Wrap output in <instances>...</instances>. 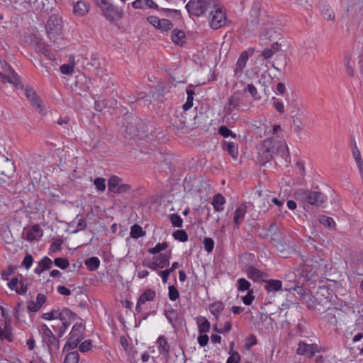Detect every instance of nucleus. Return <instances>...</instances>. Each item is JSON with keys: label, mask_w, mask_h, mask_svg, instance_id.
<instances>
[{"label": "nucleus", "mask_w": 363, "mask_h": 363, "mask_svg": "<svg viewBox=\"0 0 363 363\" xmlns=\"http://www.w3.org/2000/svg\"><path fill=\"white\" fill-rule=\"evenodd\" d=\"M103 16L110 22L121 20L124 16L122 8L111 3L108 0H96Z\"/></svg>", "instance_id": "obj_1"}, {"label": "nucleus", "mask_w": 363, "mask_h": 363, "mask_svg": "<svg viewBox=\"0 0 363 363\" xmlns=\"http://www.w3.org/2000/svg\"><path fill=\"white\" fill-rule=\"evenodd\" d=\"M77 318V315L76 313L69 308H65L60 311L58 320L55 324L52 325V327L60 337L64 335L67 328L76 320Z\"/></svg>", "instance_id": "obj_2"}, {"label": "nucleus", "mask_w": 363, "mask_h": 363, "mask_svg": "<svg viewBox=\"0 0 363 363\" xmlns=\"http://www.w3.org/2000/svg\"><path fill=\"white\" fill-rule=\"evenodd\" d=\"M295 198L297 200L306 201L316 207L323 206L326 202V197L320 191H306L298 189L295 192Z\"/></svg>", "instance_id": "obj_3"}, {"label": "nucleus", "mask_w": 363, "mask_h": 363, "mask_svg": "<svg viewBox=\"0 0 363 363\" xmlns=\"http://www.w3.org/2000/svg\"><path fill=\"white\" fill-rule=\"evenodd\" d=\"M62 19L56 14L51 15L45 26L47 35L50 40L56 42L62 34Z\"/></svg>", "instance_id": "obj_4"}, {"label": "nucleus", "mask_w": 363, "mask_h": 363, "mask_svg": "<svg viewBox=\"0 0 363 363\" xmlns=\"http://www.w3.org/2000/svg\"><path fill=\"white\" fill-rule=\"evenodd\" d=\"M211 8V0H190L186 9L190 16H201Z\"/></svg>", "instance_id": "obj_5"}, {"label": "nucleus", "mask_w": 363, "mask_h": 363, "mask_svg": "<svg viewBox=\"0 0 363 363\" xmlns=\"http://www.w3.org/2000/svg\"><path fill=\"white\" fill-rule=\"evenodd\" d=\"M82 324L77 323H75L72 331L69 333V337L64 347V350H69L74 349L78 345L79 342L83 339V333L82 331Z\"/></svg>", "instance_id": "obj_6"}, {"label": "nucleus", "mask_w": 363, "mask_h": 363, "mask_svg": "<svg viewBox=\"0 0 363 363\" xmlns=\"http://www.w3.org/2000/svg\"><path fill=\"white\" fill-rule=\"evenodd\" d=\"M208 21L211 28L218 29L225 25L226 17L220 8L213 6L211 10Z\"/></svg>", "instance_id": "obj_7"}, {"label": "nucleus", "mask_w": 363, "mask_h": 363, "mask_svg": "<svg viewBox=\"0 0 363 363\" xmlns=\"http://www.w3.org/2000/svg\"><path fill=\"white\" fill-rule=\"evenodd\" d=\"M0 63L4 72V73L0 72V77L2 78L3 82H7L15 86L20 84L21 82L19 77L12 67L5 61L0 62Z\"/></svg>", "instance_id": "obj_8"}, {"label": "nucleus", "mask_w": 363, "mask_h": 363, "mask_svg": "<svg viewBox=\"0 0 363 363\" xmlns=\"http://www.w3.org/2000/svg\"><path fill=\"white\" fill-rule=\"evenodd\" d=\"M320 347L317 344H307L304 342H300L296 350L298 354L303 355L307 357H313L315 353L320 352Z\"/></svg>", "instance_id": "obj_9"}, {"label": "nucleus", "mask_w": 363, "mask_h": 363, "mask_svg": "<svg viewBox=\"0 0 363 363\" xmlns=\"http://www.w3.org/2000/svg\"><path fill=\"white\" fill-rule=\"evenodd\" d=\"M147 20L152 26L162 32L168 31L173 28V23L169 19H160L157 16H150L147 17Z\"/></svg>", "instance_id": "obj_10"}, {"label": "nucleus", "mask_w": 363, "mask_h": 363, "mask_svg": "<svg viewBox=\"0 0 363 363\" xmlns=\"http://www.w3.org/2000/svg\"><path fill=\"white\" fill-rule=\"evenodd\" d=\"M15 171L16 166L14 162L9 158H5V160L0 163V174L6 177V178L9 179L13 178Z\"/></svg>", "instance_id": "obj_11"}, {"label": "nucleus", "mask_w": 363, "mask_h": 363, "mask_svg": "<svg viewBox=\"0 0 363 363\" xmlns=\"http://www.w3.org/2000/svg\"><path fill=\"white\" fill-rule=\"evenodd\" d=\"M170 255L160 254L158 257H154L152 262L147 264V267L152 270L162 269L169 264Z\"/></svg>", "instance_id": "obj_12"}, {"label": "nucleus", "mask_w": 363, "mask_h": 363, "mask_svg": "<svg viewBox=\"0 0 363 363\" xmlns=\"http://www.w3.org/2000/svg\"><path fill=\"white\" fill-rule=\"evenodd\" d=\"M241 98V92L237 91L228 99V104L225 107V111L227 114H231L234 110L239 109Z\"/></svg>", "instance_id": "obj_13"}, {"label": "nucleus", "mask_w": 363, "mask_h": 363, "mask_svg": "<svg viewBox=\"0 0 363 363\" xmlns=\"http://www.w3.org/2000/svg\"><path fill=\"white\" fill-rule=\"evenodd\" d=\"M156 296V293L154 290L148 289L145 290L141 295L140 296L139 298L138 299L135 310L138 313L141 312L142 311V306L145 304L147 301H154L155 298Z\"/></svg>", "instance_id": "obj_14"}, {"label": "nucleus", "mask_w": 363, "mask_h": 363, "mask_svg": "<svg viewBox=\"0 0 363 363\" xmlns=\"http://www.w3.org/2000/svg\"><path fill=\"white\" fill-rule=\"evenodd\" d=\"M247 213V206L245 203L239 205L233 216V225L235 229H238L241 223L244 221Z\"/></svg>", "instance_id": "obj_15"}, {"label": "nucleus", "mask_w": 363, "mask_h": 363, "mask_svg": "<svg viewBox=\"0 0 363 363\" xmlns=\"http://www.w3.org/2000/svg\"><path fill=\"white\" fill-rule=\"evenodd\" d=\"M262 147L263 150L261 155L262 162L266 163L272 158L273 154L275 153L273 149L272 140L270 139L265 140L263 142Z\"/></svg>", "instance_id": "obj_16"}, {"label": "nucleus", "mask_w": 363, "mask_h": 363, "mask_svg": "<svg viewBox=\"0 0 363 363\" xmlns=\"http://www.w3.org/2000/svg\"><path fill=\"white\" fill-rule=\"evenodd\" d=\"M248 58H249V52L248 51H243L238 61H237V63H236V66H235V68L234 69V73H235V75L239 78L241 77L242 75V70L246 66V63L248 60Z\"/></svg>", "instance_id": "obj_17"}, {"label": "nucleus", "mask_w": 363, "mask_h": 363, "mask_svg": "<svg viewBox=\"0 0 363 363\" xmlns=\"http://www.w3.org/2000/svg\"><path fill=\"white\" fill-rule=\"evenodd\" d=\"M43 235V231L38 225H33L26 230V239L30 242L38 240Z\"/></svg>", "instance_id": "obj_18"}, {"label": "nucleus", "mask_w": 363, "mask_h": 363, "mask_svg": "<svg viewBox=\"0 0 363 363\" xmlns=\"http://www.w3.org/2000/svg\"><path fill=\"white\" fill-rule=\"evenodd\" d=\"M40 332L42 333L43 338L50 344L58 347L59 342L53 335L51 330L45 324L40 326Z\"/></svg>", "instance_id": "obj_19"}, {"label": "nucleus", "mask_w": 363, "mask_h": 363, "mask_svg": "<svg viewBox=\"0 0 363 363\" xmlns=\"http://www.w3.org/2000/svg\"><path fill=\"white\" fill-rule=\"evenodd\" d=\"M37 12L47 11L49 9L50 0H26Z\"/></svg>", "instance_id": "obj_20"}, {"label": "nucleus", "mask_w": 363, "mask_h": 363, "mask_svg": "<svg viewBox=\"0 0 363 363\" xmlns=\"http://www.w3.org/2000/svg\"><path fill=\"white\" fill-rule=\"evenodd\" d=\"M347 11L351 14L359 16L363 12V1L362 0H350L348 4Z\"/></svg>", "instance_id": "obj_21"}, {"label": "nucleus", "mask_w": 363, "mask_h": 363, "mask_svg": "<svg viewBox=\"0 0 363 363\" xmlns=\"http://www.w3.org/2000/svg\"><path fill=\"white\" fill-rule=\"evenodd\" d=\"M246 273L247 274L248 278L254 280L255 281L263 279L264 277H267L266 273L260 271L259 269L252 266H250L246 269Z\"/></svg>", "instance_id": "obj_22"}, {"label": "nucleus", "mask_w": 363, "mask_h": 363, "mask_svg": "<svg viewBox=\"0 0 363 363\" xmlns=\"http://www.w3.org/2000/svg\"><path fill=\"white\" fill-rule=\"evenodd\" d=\"M274 151L283 158H286L289 156V150L286 143L283 141H278L273 145Z\"/></svg>", "instance_id": "obj_23"}, {"label": "nucleus", "mask_w": 363, "mask_h": 363, "mask_svg": "<svg viewBox=\"0 0 363 363\" xmlns=\"http://www.w3.org/2000/svg\"><path fill=\"white\" fill-rule=\"evenodd\" d=\"M134 9H144L145 6L150 9H158V6L153 0H135L131 4Z\"/></svg>", "instance_id": "obj_24"}, {"label": "nucleus", "mask_w": 363, "mask_h": 363, "mask_svg": "<svg viewBox=\"0 0 363 363\" xmlns=\"http://www.w3.org/2000/svg\"><path fill=\"white\" fill-rule=\"evenodd\" d=\"M225 203L224 196L220 194H216L213 196L211 204L216 211L220 212L223 210V205Z\"/></svg>", "instance_id": "obj_25"}, {"label": "nucleus", "mask_w": 363, "mask_h": 363, "mask_svg": "<svg viewBox=\"0 0 363 363\" xmlns=\"http://www.w3.org/2000/svg\"><path fill=\"white\" fill-rule=\"evenodd\" d=\"M24 91H25V95L30 100V101L32 103V104L37 108H40V99L37 96L35 91L32 88L27 87L25 89Z\"/></svg>", "instance_id": "obj_26"}, {"label": "nucleus", "mask_w": 363, "mask_h": 363, "mask_svg": "<svg viewBox=\"0 0 363 363\" xmlns=\"http://www.w3.org/2000/svg\"><path fill=\"white\" fill-rule=\"evenodd\" d=\"M89 10V6L84 1H78L73 8V12L75 15L83 16L86 15Z\"/></svg>", "instance_id": "obj_27"}, {"label": "nucleus", "mask_w": 363, "mask_h": 363, "mask_svg": "<svg viewBox=\"0 0 363 363\" xmlns=\"http://www.w3.org/2000/svg\"><path fill=\"white\" fill-rule=\"evenodd\" d=\"M282 283L280 280L269 279L266 281L265 290L270 292H276L281 289Z\"/></svg>", "instance_id": "obj_28"}, {"label": "nucleus", "mask_w": 363, "mask_h": 363, "mask_svg": "<svg viewBox=\"0 0 363 363\" xmlns=\"http://www.w3.org/2000/svg\"><path fill=\"white\" fill-rule=\"evenodd\" d=\"M171 37L173 43L178 45H183L185 43V33L181 30H173Z\"/></svg>", "instance_id": "obj_29"}, {"label": "nucleus", "mask_w": 363, "mask_h": 363, "mask_svg": "<svg viewBox=\"0 0 363 363\" xmlns=\"http://www.w3.org/2000/svg\"><path fill=\"white\" fill-rule=\"evenodd\" d=\"M223 149L226 150L232 157L236 158L238 157V147L235 145L233 142L224 141L223 143Z\"/></svg>", "instance_id": "obj_30"}, {"label": "nucleus", "mask_w": 363, "mask_h": 363, "mask_svg": "<svg viewBox=\"0 0 363 363\" xmlns=\"http://www.w3.org/2000/svg\"><path fill=\"white\" fill-rule=\"evenodd\" d=\"M159 352L163 354H168L169 352V346L164 336L161 335L157 340Z\"/></svg>", "instance_id": "obj_31"}, {"label": "nucleus", "mask_w": 363, "mask_h": 363, "mask_svg": "<svg viewBox=\"0 0 363 363\" xmlns=\"http://www.w3.org/2000/svg\"><path fill=\"white\" fill-rule=\"evenodd\" d=\"M224 305L223 303L217 301L209 306L211 313L218 319L219 314L223 311Z\"/></svg>", "instance_id": "obj_32"}, {"label": "nucleus", "mask_w": 363, "mask_h": 363, "mask_svg": "<svg viewBox=\"0 0 363 363\" xmlns=\"http://www.w3.org/2000/svg\"><path fill=\"white\" fill-rule=\"evenodd\" d=\"M199 332L200 334L209 331L211 325L209 321L204 317L201 318L198 322Z\"/></svg>", "instance_id": "obj_33"}, {"label": "nucleus", "mask_w": 363, "mask_h": 363, "mask_svg": "<svg viewBox=\"0 0 363 363\" xmlns=\"http://www.w3.org/2000/svg\"><path fill=\"white\" fill-rule=\"evenodd\" d=\"M130 237L134 239H138L141 238L145 235V233L143 231L142 227L138 224L133 225L130 228Z\"/></svg>", "instance_id": "obj_34"}, {"label": "nucleus", "mask_w": 363, "mask_h": 363, "mask_svg": "<svg viewBox=\"0 0 363 363\" xmlns=\"http://www.w3.org/2000/svg\"><path fill=\"white\" fill-rule=\"evenodd\" d=\"M72 223L76 224V229L72 232V233H77L79 231L83 230L86 227V219L83 218H79V216L76 217Z\"/></svg>", "instance_id": "obj_35"}, {"label": "nucleus", "mask_w": 363, "mask_h": 363, "mask_svg": "<svg viewBox=\"0 0 363 363\" xmlns=\"http://www.w3.org/2000/svg\"><path fill=\"white\" fill-rule=\"evenodd\" d=\"M99 264L100 260L96 257H89L85 261V265L91 271L96 269L99 267Z\"/></svg>", "instance_id": "obj_36"}, {"label": "nucleus", "mask_w": 363, "mask_h": 363, "mask_svg": "<svg viewBox=\"0 0 363 363\" xmlns=\"http://www.w3.org/2000/svg\"><path fill=\"white\" fill-rule=\"evenodd\" d=\"M6 340L9 342L13 341L12 330L6 329L0 325V340Z\"/></svg>", "instance_id": "obj_37"}, {"label": "nucleus", "mask_w": 363, "mask_h": 363, "mask_svg": "<svg viewBox=\"0 0 363 363\" xmlns=\"http://www.w3.org/2000/svg\"><path fill=\"white\" fill-rule=\"evenodd\" d=\"M121 179L116 176H112L108 182V189L111 192H114L116 189L120 185Z\"/></svg>", "instance_id": "obj_38"}, {"label": "nucleus", "mask_w": 363, "mask_h": 363, "mask_svg": "<svg viewBox=\"0 0 363 363\" xmlns=\"http://www.w3.org/2000/svg\"><path fill=\"white\" fill-rule=\"evenodd\" d=\"M238 290L240 291H245L252 290L250 289L251 284L244 278H240L238 280Z\"/></svg>", "instance_id": "obj_39"}, {"label": "nucleus", "mask_w": 363, "mask_h": 363, "mask_svg": "<svg viewBox=\"0 0 363 363\" xmlns=\"http://www.w3.org/2000/svg\"><path fill=\"white\" fill-rule=\"evenodd\" d=\"M0 313L1 316L4 318V323L2 327L6 328V329L12 330L11 322L6 308H4V307H1Z\"/></svg>", "instance_id": "obj_40"}, {"label": "nucleus", "mask_w": 363, "mask_h": 363, "mask_svg": "<svg viewBox=\"0 0 363 363\" xmlns=\"http://www.w3.org/2000/svg\"><path fill=\"white\" fill-rule=\"evenodd\" d=\"M79 359V353L77 351L70 352L65 359V363H78Z\"/></svg>", "instance_id": "obj_41"}, {"label": "nucleus", "mask_w": 363, "mask_h": 363, "mask_svg": "<svg viewBox=\"0 0 363 363\" xmlns=\"http://www.w3.org/2000/svg\"><path fill=\"white\" fill-rule=\"evenodd\" d=\"M345 63L347 67V72L348 75L350 77H353L354 76L353 67L354 65V62L351 60V57L350 55L345 56Z\"/></svg>", "instance_id": "obj_42"}, {"label": "nucleus", "mask_w": 363, "mask_h": 363, "mask_svg": "<svg viewBox=\"0 0 363 363\" xmlns=\"http://www.w3.org/2000/svg\"><path fill=\"white\" fill-rule=\"evenodd\" d=\"M321 13H322L323 18L328 21L334 19V17H335L334 12L330 9V7L328 6H324L321 9Z\"/></svg>", "instance_id": "obj_43"}, {"label": "nucleus", "mask_w": 363, "mask_h": 363, "mask_svg": "<svg viewBox=\"0 0 363 363\" xmlns=\"http://www.w3.org/2000/svg\"><path fill=\"white\" fill-rule=\"evenodd\" d=\"M60 311L58 310H52V311L49 313H44L43 315V318L45 320H53V324L55 323V322L58 320V317L60 315Z\"/></svg>", "instance_id": "obj_44"}, {"label": "nucleus", "mask_w": 363, "mask_h": 363, "mask_svg": "<svg viewBox=\"0 0 363 363\" xmlns=\"http://www.w3.org/2000/svg\"><path fill=\"white\" fill-rule=\"evenodd\" d=\"M306 262V265L311 266L313 269H317L323 264V259L318 257L307 259Z\"/></svg>", "instance_id": "obj_45"}, {"label": "nucleus", "mask_w": 363, "mask_h": 363, "mask_svg": "<svg viewBox=\"0 0 363 363\" xmlns=\"http://www.w3.org/2000/svg\"><path fill=\"white\" fill-rule=\"evenodd\" d=\"M229 357L228 358L226 363H240V355L237 351H229Z\"/></svg>", "instance_id": "obj_46"}, {"label": "nucleus", "mask_w": 363, "mask_h": 363, "mask_svg": "<svg viewBox=\"0 0 363 363\" xmlns=\"http://www.w3.org/2000/svg\"><path fill=\"white\" fill-rule=\"evenodd\" d=\"M173 237L175 240L181 242H186L188 240V235L184 230H177L173 233Z\"/></svg>", "instance_id": "obj_47"}, {"label": "nucleus", "mask_w": 363, "mask_h": 363, "mask_svg": "<svg viewBox=\"0 0 363 363\" xmlns=\"http://www.w3.org/2000/svg\"><path fill=\"white\" fill-rule=\"evenodd\" d=\"M167 247V242H159L154 247L148 249V252L152 255H155L165 250Z\"/></svg>", "instance_id": "obj_48"}, {"label": "nucleus", "mask_w": 363, "mask_h": 363, "mask_svg": "<svg viewBox=\"0 0 363 363\" xmlns=\"http://www.w3.org/2000/svg\"><path fill=\"white\" fill-rule=\"evenodd\" d=\"M245 91L249 92L254 100H259L260 96L258 95L257 88L253 84H248L244 89Z\"/></svg>", "instance_id": "obj_49"}, {"label": "nucleus", "mask_w": 363, "mask_h": 363, "mask_svg": "<svg viewBox=\"0 0 363 363\" xmlns=\"http://www.w3.org/2000/svg\"><path fill=\"white\" fill-rule=\"evenodd\" d=\"M55 264L62 269H65L69 265V261L66 258L57 257L54 259Z\"/></svg>", "instance_id": "obj_50"}, {"label": "nucleus", "mask_w": 363, "mask_h": 363, "mask_svg": "<svg viewBox=\"0 0 363 363\" xmlns=\"http://www.w3.org/2000/svg\"><path fill=\"white\" fill-rule=\"evenodd\" d=\"M170 220L172 224L175 227L181 228L182 226L183 220L177 213H173L170 216Z\"/></svg>", "instance_id": "obj_51"}, {"label": "nucleus", "mask_w": 363, "mask_h": 363, "mask_svg": "<svg viewBox=\"0 0 363 363\" xmlns=\"http://www.w3.org/2000/svg\"><path fill=\"white\" fill-rule=\"evenodd\" d=\"M204 249L208 252H211L214 248V241L211 238H205L203 240Z\"/></svg>", "instance_id": "obj_52"}, {"label": "nucleus", "mask_w": 363, "mask_h": 363, "mask_svg": "<svg viewBox=\"0 0 363 363\" xmlns=\"http://www.w3.org/2000/svg\"><path fill=\"white\" fill-rule=\"evenodd\" d=\"M255 299V296L253 295V290H249L247 294L242 297V302L246 306H250L252 303Z\"/></svg>", "instance_id": "obj_53"}, {"label": "nucleus", "mask_w": 363, "mask_h": 363, "mask_svg": "<svg viewBox=\"0 0 363 363\" xmlns=\"http://www.w3.org/2000/svg\"><path fill=\"white\" fill-rule=\"evenodd\" d=\"M218 133L224 138H227L228 136H231L233 138L236 137V135L225 125H222L219 128Z\"/></svg>", "instance_id": "obj_54"}, {"label": "nucleus", "mask_w": 363, "mask_h": 363, "mask_svg": "<svg viewBox=\"0 0 363 363\" xmlns=\"http://www.w3.org/2000/svg\"><path fill=\"white\" fill-rule=\"evenodd\" d=\"M105 182V179L102 177H97L95 179L94 184L99 191H104L106 189Z\"/></svg>", "instance_id": "obj_55"}, {"label": "nucleus", "mask_w": 363, "mask_h": 363, "mask_svg": "<svg viewBox=\"0 0 363 363\" xmlns=\"http://www.w3.org/2000/svg\"><path fill=\"white\" fill-rule=\"evenodd\" d=\"M319 221L320 223H322L325 226H328L329 228H330L335 225V222H334L333 219L330 217H328L325 216H320L319 217Z\"/></svg>", "instance_id": "obj_56"}, {"label": "nucleus", "mask_w": 363, "mask_h": 363, "mask_svg": "<svg viewBox=\"0 0 363 363\" xmlns=\"http://www.w3.org/2000/svg\"><path fill=\"white\" fill-rule=\"evenodd\" d=\"M169 298L171 301H175L179 296V294L177 288L174 285H171L168 288Z\"/></svg>", "instance_id": "obj_57"}, {"label": "nucleus", "mask_w": 363, "mask_h": 363, "mask_svg": "<svg viewBox=\"0 0 363 363\" xmlns=\"http://www.w3.org/2000/svg\"><path fill=\"white\" fill-rule=\"evenodd\" d=\"M63 243L62 240L57 239L52 242L50 247V251L52 252H56L61 249V246Z\"/></svg>", "instance_id": "obj_58"}, {"label": "nucleus", "mask_w": 363, "mask_h": 363, "mask_svg": "<svg viewBox=\"0 0 363 363\" xmlns=\"http://www.w3.org/2000/svg\"><path fill=\"white\" fill-rule=\"evenodd\" d=\"M38 263L39 265H40L42 268L44 269V271L45 269H50L52 264V260L48 257H43Z\"/></svg>", "instance_id": "obj_59"}, {"label": "nucleus", "mask_w": 363, "mask_h": 363, "mask_svg": "<svg viewBox=\"0 0 363 363\" xmlns=\"http://www.w3.org/2000/svg\"><path fill=\"white\" fill-rule=\"evenodd\" d=\"M273 106L279 113H284V106L281 101H278L275 97L272 98Z\"/></svg>", "instance_id": "obj_60"}, {"label": "nucleus", "mask_w": 363, "mask_h": 363, "mask_svg": "<svg viewBox=\"0 0 363 363\" xmlns=\"http://www.w3.org/2000/svg\"><path fill=\"white\" fill-rule=\"evenodd\" d=\"M91 347V341L90 340H87L82 342L79 345V350L82 352H85L89 350Z\"/></svg>", "instance_id": "obj_61"}, {"label": "nucleus", "mask_w": 363, "mask_h": 363, "mask_svg": "<svg viewBox=\"0 0 363 363\" xmlns=\"http://www.w3.org/2000/svg\"><path fill=\"white\" fill-rule=\"evenodd\" d=\"M197 340L201 347H204L208 344L209 337L206 334L201 333L198 337Z\"/></svg>", "instance_id": "obj_62"}, {"label": "nucleus", "mask_w": 363, "mask_h": 363, "mask_svg": "<svg viewBox=\"0 0 363 363\" xmlns=\"http://www.w3.org/2000/svg\"><path fill=\"white\" fill-rule=\"evenodd\" d=\"M33 262V257L30 255L28 254L23 259V264L26 269H28L31 267Z\"/></svg>", "instance_id": "obj_63"}, {"label": "nucleus", "mask_w": 363, "mask_h": 363, "mask_svg": "<svg viewBox=\"0 0 363 363\" xmlns=\"http://www.w3.org/2000/svg\"><path fill=\"white\" fill-rule=\"evenodd\" d=\"M60 72L65 74H70L73 72V67L68 64H64L60 67Z\"/></svg>", "instance_id": "obj_64"}]
</instances>
